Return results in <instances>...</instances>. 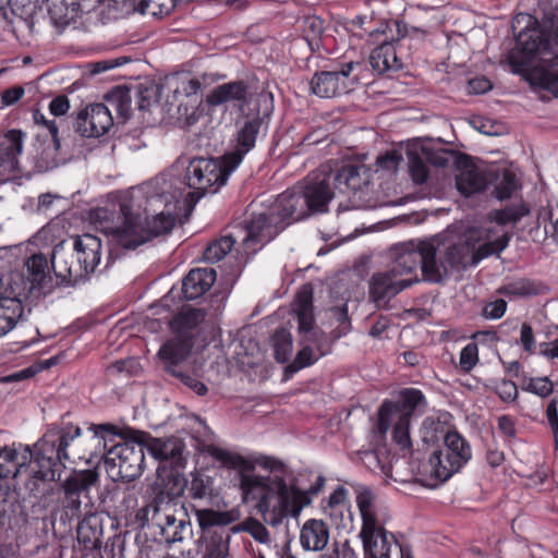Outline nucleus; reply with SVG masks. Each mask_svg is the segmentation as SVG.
Here are the masks:
<instances>
[{"label": "nucleus", "instance_id": "nucleus-1", "mask_svg": "<svg viewBox=\"0 0 558 558\" xmlns=\"http://www.w3.org/2000/svg\"><path fill=\"white\" fill-rule=\"evenodd\" d=\"M206 452L222 465L239 470L240 488L244 500L256 501V508L265 522L270 525L280 524L283 519L298 518L312 502L325 484V478L318 476L315 484L307 489H301L284 477V464L271 457H260L256 460L260 466L270 471L267 476L252 473L253 462L238 453L209 445Z\"/></svg>", "mask_w": 558, "mask_h": 558}, {"label": "nucleus", "instance_id": "nucleus-2", "mask_svg": "<svg viewBox=\"0 0 558 558\" xmlns=\"http://www.w3.org/2000/svg\"><path fill=\"white\" fill-rule=\"evenodd\" d=\"M173 197L165 192L147 197L145 215L135 206L133 195H124L110 208H100L97 217L102 231L111 242L126 250H135L151 238L168 233L174 226L177 215L171 210Z\"/></svg>", "mask_w": 558, "mask_h": 558}, {"label": "nucleus", "instance_id": "nucleus-3", "mask_svg": "<svg viewBox=\"0 0 558 558\" xmlns=\"http://www.w3.org/2000/svg\"><path fill=\"white\" fill-rule=\"evenodd\" d=\"M526 20L525 27L519 32L514 47L507 60L515 73L526 70L529 62L537 61L526 74L529 82L558 97V26L549 31L541 28L531 15L517 17L515 23Z\"/></svg>", "mask_w": 558, "mask_h": 558}, {"label": "nucleus", "instance_id": "nucleus-4", "mask_svg": "<svg viewBox=\"0 0 558 558\" xmlns=\"http://www.w3.org/2000/svg\"><path fill=\"white\" fill-rule=\"evenodd\" d=\"M356 505L362 517L360 536L366 555L369 558H407L410 553L384 526L387 513L376 495L369 488L362 487L356 495Z\"/></svg>", "mask_w": 558, "mask_h": 558}, {"label": "nucleus", "instance_id": "nucleus-5", "mask_svg": "<svg viewBox=\"0 0 558 558\" xmlns=\"http://www.w3.org/2000/svg\"><path fill=\"white\" fill-rule=\"evenodd\" d=\"M335 190L331 171L322 167L312 173L303 186H298L281 193L275 201L276 213H284L292 220L299 221L311 214L327 211L329 202L338 195Z\"/></svg>", "mask_w": 558, "mask_h": 558}, {"label": "nucleus", "instance_id": "nucleus-6", "mask_svg": "<svg viewBox=\"0 0 558 558\" xmlns=\"http://www.w3.org/2000/svg\"><path fill=\"white\" fill-rule=\"evenodd\" d=\"M293 313L298 320L300 343L303 348L288 368L296 372L312 365L329 352L326 335L316 326L313 312V288L304 284L296 293Z\"/></svg>", "mask_w": 558, "mask_h": 558}, {"label": "nucleus", "instance_id": "nucleus-7", "mask_svg": "<svg viewBox=\"0 0 558 558\" xmlns=\"http://www.w3.org/2000/svg\"><path fill=\"white\" fill-rule=\"evenodd\" d=\"M81 435V428L76 426H66L63 428H50L34 445L32 450L35 478L44 482H54L60 478L65 469L64 461L70 456L68 447Z\"/></svg>", "mask_w": 558, "mask_h": 558}, {"label": "nucleus", "instance_id": "nucleus-8", "mask_svg": "<svg viewBox=\"0 0 558 558\" xmlns=\"http://www.w3.org/2000/svg\"><path fill=\"white\" fill-rule=\"evenodd\" d=\"M93 440L98 445L102 442L106 463L111 469L117 468V474L124 481H133L138 477L144 468L145 444L140 441L142 432L132 430V439L112 445L108 450L106 435H116V426L110 424L93 425Z\"/></svg>", "mask_w": 558, "mask_h": 558}, {"label": "nucleus", "instance_id": "nucleus-9", "mask_svg": "<svg viewBox=\"0 0 558 558\" xmlns=\"http://www.w3.org/2000/svg\"><path fill=\"white\" fill-rule=\"evenodd\" d=\"M147 520L160 530L167 543L181 542L190 531L184 505L175 498H155L145 508Z\"/></svg>", "mask_w": 558, "mask_h": 558}, {"label": "nucleus", "instance_id": "nucleus-10", "mask_svg": "<svg viewBox=\"0 0 558 558\" xmlns=\"http://www.w3.org/2000/svg\"><path fill=\"white\" fill-rule=\"evenodd\" d=\"M233 170L225 157L221 161L211 158L192 159L184 175L187 186L194 190L189 196L196 202L206 193H216L220 186L226 184Z\"/></svg>", "mask_w": 558, "mask_h": 558}, {"label": "nucleus", "instance_id": "nucleus-11", "mask_svg": "<svg viewBox=\"0 0 558 558\" xmlns=\"http://www.w3.org/2000/svg\"><path fill=\"white\" fill-rule=\"evenodd\" d=\"M198 526L204 532L208 558H228L231 534L229 531H211L214 526H227L240 518L236 509L217 511L210 508H194Z\"/></svg>", "mask_w": 558, "mask_h": 558}, {"label": "nucleus", "instance_id": "nucleus-12", "mask_svg": "<svg viewBox=\"0 0 558 558\" xmlns=\"http://www.w3.org/2000/svg\"><path fill=\"white\" fill-rule=\"evenodd\" d=\"M99 484V473L96 470L73 471L62 483V513L68 520H78L84 510V504L92 500L89 490Z\"/></svg>", "mask_w": 558, "mask_h": 558}, {"label": "nucleus", "instance_id": "nucleus-13", "mask_svg": "<svg viewBox=\"0 0 558 558\" xmlns=\"http://www.w3.org/2000/svg\"><path fill=\"white\" fill-rule=\"evenodd\" d=\"M276 211L274 202L266 211L252 215L245 226L246 234L242 241L247 253H255L287 226L294 222L291 216H283V213Z\"/></svg>", "mask_w": 558, "mask_h": 558}, {"label": "nucleus", "instance_id": "nucleus-14", "mask_svg": "<svg viewBox=\"0 0 558 558\" xmlns=\"http://www.w3.org/2000/svg\"><path fill=\"white\" fill-rule=\"evenodd\" d=\"M509 243V236L504 234L492 242H486L476 251L468 241L448 245L444 251V263L449 275L459 271L470 265L477 264L482 258L504 251Z\"/></svg>", "mask_w": 558, "mask_h": 558}, {"label": "nucleus", "instance_id": "nucleus-15", "mask_svg": "<svg viewBox=\"0 0 558 558\" xmlns=\"http://www.w3.org/2000/svg\"><path fill=\"white\" fill-rule=\"evenodd\" d=\"M426 408V400L421 390L407 388L400 391L397 402L385 401L378 411V430L386 434L390 426V418H407L411 421L416 411Z\"/></svg>", "mask_w": 558, "mask_h": 558}, {"label": "nucleus", "instance_id": "nucleus-16", "mask_svg": "<svg viewBox=\"0 0 558 558\" xmlns=\"http://www.w3.org/2000/svg\"><path fill=\"white\" fill-rule=\"evenodd\" d=\"M85 263L74 247L73 251H65L62 244H58L53 248L51 268L62 284L75 286L86 281L93 271Z\"/></svg>", "mask_w": 558, "mask_h": 558}, {"label": "nucleus", "instance_id": "nucleus-17", "mask_svg": "<svg viewBox=\"0 0 558 558\" xmlns=\"http://www.w3.org/2000/svg\"><path fill=\"white\" fill-rule=\"evenodd\" d=\"M357 62H347L338 70L316 72L311 80V90L318 97L331 98L348 93L351 86L350 75Z\"/></svg>", "mask_w": 558, "mask_h": 558}, {"label": "nucleus", "instance_id": "nucleus-18", "mask_svg": "<svg viewBox=\"0 0 558 558\" xmlns=\"http://www.w3.org/2000/svg\"><path fill=\"white\" fill-rule=\"evenodd\" d=\"M259 95L244 81H233L223 83L215 87L206 97V102L211 107H219L226 104H232L241 112L256 100Z\"/></svg>", "mask_w": 558, "mask_h": 558}, {"label": "nucleus", "instance_id": "nucleus-19", "mask_svg": "<svg viewBox=\"0 0 558 558\" xmlns=\"http://www.w3.org/2000/svg\"><path fill=\"white\" fill-rule=\"evenodd\" d=\"M113 124L111 109L104 104H94L82 110L74 122V129L85 137H99Z\"/></svg>", "mask_w": 558, "mask_h": 558}, {"label": "nucleus", "instance_id": "nucleus-20", "mask_svg": "<svg viewBox=\"0 0 558 558\" xmlns=\"http://www.w3.org/2000/svg\"><path fill=\"white\" fill-rule=\"evenodd\" d=\"M418 282V278H395L388 269L375 272L369 280V296L377 305L387 304L401 291Z\"/></svg>", "mask_w": 558, "mask_h": 558}, {"label": "nucleus", "instance_id": "nucleus-21", "mask_svg": "<svg viewBox=\"0 0 558 558\" xmlns=\"http://www.w3.org/2000/svg\"><path fill=\"white\" fill-rule=\"evenodd\" d=\"M20 271L26 274L27 281H29L33 291L38 295H47L56 288V283L50 276L48 259L44 254L32 255Z\"/></svg>", "mask_w": 558, "mask_h": 558}, {"label": "nucleus", "instance_id": "nucleus-22", "mask_svg": "<svg viewBox=\"0 0 558 558\" xmlns=\"http://www.w3.org/2000/svg\"><path fill=\"white\" fill-rule=\"evenodd\" d=\"M265 120L260 116L246 119L239 129L235 149L225 155V160L229 162L231 169H235L256 143L257 135L260 133Z\"/></svg>", "mask_w": 558, "mask_h": 558}, {"label": "nucleus", "instance_id": "nucleus-23", "mask_svg": "<svg viewBox=\"0 0 558 558\" xmlns=\"http://www.w3.org/2000/svg\"><path fill=\"white\" fill-rule=\"evenodd\" d=\"M420 268L423 279L433 283H440L449 277L444 263V254H439L436 246L429 241H418Z\"/></svg>", "mask_w": 558, "mask_h": 558}, {"label": "nucleus", "instance_id": "nucleus-24", "mask_svg": "<svg viewBox=\"0 0 558 558\" xmlns=\"http://www.w3.org/2000/svg\"><path fill=\"white\" fill-rule=\"evenodd\" d=\"M420 267L418 241H410L395 248V258L387 268L395 278H417Z\"/></svg>", "mask_w": 558, "mask_h": 558}, {"label": "nucleus", "instance_id": "nucleus-25", "mask_svg": "<svg viewBox=\"0 0 558 558\" xmlns=\"http://www.w3.org/2000/svg\"><path fill=\"white\" fill-rule=\"evenodd\" d=\"M444 442L442 454H446V465H442L441 475L451 476L471 459V448L457 432L446 434Z\"/></svg>", "mask_w": 558, "mask_h": 558}, {"label": "nucleus", "instance_id": "nucleus-26", "mask_svg": "<svg viewBox=\"0 0 558 558\" xmlns=\"http://www.w3.org/2000/svg\"><path fill=\"white\" fill-rule=\"evenodd\" d=\"M331 175L339 194L361 191L371 182V170L364 165H347L336 172L331 171Z\"/></svg>", "mask_w": 558, "mask_h": 558}, {"label": "nucleus", "instance_id": "nucleus-27", "mask_svg": "<svg viewBox=\"0 0 558 558\" xmlns=\"http://www.w3.org/2000/svg\"><path fill=\"white\" fill-rule=\"evenodd\" d=\"M192 347L193 341L189 337L175 336L160 348L158 355L165 363L166 369L174 376L175 373L182 372L180 365L190 355Z\"/></svg>", "mask_w": 558, "mask_h": 558}, {"label": "nucleus", "instance_id": "nucleus-28", "mask_svg": "<svg viewBox=\"0 0 558 558\" xmlns=\"http://www.w3.org/2000/svg\"><path fill=\"white\" fill-rule=\"evenodd\" d=\"M330 537L328 524L320 519H308L300 531V544L304 550H323Z\"/></svg>", "mask_w": 558, "mask_h": 558}, {"label": "nucleus", "instance_id": "nucleus-29", "mask_svg": "<svg viewBox=\"0 0 558 558\" xmlns=\"http://www.w3.org/2000/svg\"><path fill=\"white\" fill-rule=\"evenodd\" d=\"M203 308L183 306L170 320L171 331L181 338L189 337L193 341V331L205 320Z\"/></svg>", "mask_w": 558, "mask_h": 558}, {"label": "nucleus", "instance_id": "nucleus-30", "mask_svg": "<svg viewBox=\"0 0 558 558\" xmlns=\"http://www.w3.org/2000/svg\"><path fill=\"white\" fill-rule=\"evenodd\" d=\"M140 441H144L147 451L157 460L177 462L183 451V445L178 438H153L149 434L142 432Z\"/></svg>", "mask_w": 558, "mask_h": 558}, {"label": "nucleus", "instance_id": "nucleus-31", "mask_svg": "<svg viewBox=\"0 0 558 558\" xmlns=\"http://www.w3.org/2000/svg\"><path fill=\"white\" fill-rule=\"evenodd\" d=\"M216 281L214 268L192 269L182 282V292L187 300H195L208 291Z\"/></svg>", "mask_w": 558, "mask_h": 558}, {"label": "nucleus", "instance_id": "nucleus-32", "mask_svg": "<svg viewBox=\"0 0 558 558\" xmlns=\"http://www.w3.org/2000/svg\"><path fill=\"white\" fill-rule=\"evenodd\" d=\"M23 149V133L19 130H10L0 140V169L13 172L17 169V156Z\"/></svg>", "mask_w": 558, "mask_h": 558}, {"label": "nucleus", "instance_id": "nucleus-33", "mask_svg": "<svg viewBox=\"0 0 558 558\" xmlns=\"http://www.w3.org/2000/svg\"><path fill=\"white\" fill-rule=\"evenodd\" d=\"M84 512L77 524V538L84 544H94L101 535V519L92 500L84 504Z\"/></svg>", "mask_w": 558, "mask_h": 558}, {"label": "nucleus", "instance_id": "nucleus-34", "mask_svg": "<svg viewBox=\"0 0 558 558\" xmlns=\"http://www.w3.org/2000/svg\"><path fill=\"white\" fill-rule=\"evenodd\" d=\"M35 293L27 281L26 274L20 270L11 271L0 279V298L23 302Z\"/></svg>", "mask_w": 558, "mask_h": 558}, {"label": "nucleus", "instance_id": "nucleus-35", "mask_svg": "<svg viewBox=\"0 0 558 558\" xmlns=\"http://www.w3.org/2000/svg\"><path fill=\"white\" fill-rule=\"evenodd\" d=\"M546 291L547 287L543 282L525 277L512 279L497 290L499 294L510 300L531 298L543 294Z\"/></svg>", "mask_w": 558, "mask_h": 558}, {"label": "nucleus", "instance_id": "nucleus-36", "mask_svg": "<svg viewBox=\"0 0 558 558\" xmlns=\"http://www.w3.org/2000/svg\"><path fill=\"white\" fill-rule=\"evenodd\" d=\"M74 248L81 259L86 260L89 270L95 272L100 265L101 241L97 236L85 233L74 238Z\"/></svg>", "mask_w": 558, "mask_h": 558}, {"label": "nucleus", "instance_id": "nucleus-37", "mask_svg": "<svg viewBox=\"0 0 558 558\" xmlns=\"http://www.w3.org/2000/svg\"><path fill=\"white\" fill-rule=\"evenodd\" d=\"M32 458V449L28 446L24 447L21 459L17 451L13 448L4 447L0 449V478L16 476L20 469L25 465L27 461H31Z\"/></svg>", "mask_w": 558, "mask_h": 558}, {"label": "nucleus", "instance_id": "nucleus-38", "mask_svg": "<svg viewBox=\"0 0 558 558\" xmlns=\"http://www.w3.org/2000/svg\"><path fill=\"white\" fill-rule=\"evenodd\" d=\"M369 63L373 70L379 74L401 68L393 45L386 41L372 51Z\"/></svg>", "mask_w": 558, "mask_h": 558}, {"label": "nucleus", "instance_id": "nucleus-39", "mask_svg": "<svg viewBox=\"0 0 558 558\" xmlns=\"http://www.w3.org/2000/svg\"><path fill=\"white\" fill-rule=\"evenodd\" d=\"M487 182V178L481 169L470 167L460 172L456 184L461 194L470 196L485 190Z\"/></svg>", "mask_w": 558, "mask_h": 558}, {"label": "nucleus", "instance_id": "nucleus-40", "mask_svg": "<svg viewBox=\"0 0 558 558\" xmlns=\"http://www.w3.org/2000/svg\"><path fill=\"white\" fill-rule=\"evenodd\" d=\"M23 305L15 300L0 298V337L11 331L23 317Z\"/></svg>", "mask_w": 558, "mask_h": 558}, {"label": "nucleus", "instance_id": "nucleus-41", "mask_svg": "<svg viewBox=\"0 0 558 558\" xmlns=\"http://www.w3.org/2000/svg\"><path fill=\"white\" fill-rule=\"evenodd\" d=\"M48 14L52 24L57 27H65L76 17L75 3L68 0H47Z\"/></svg>", "mask_w": 558, "mask_h": 558}, {"label": "nucleus", "instance_id": "nucleus-42", "mask_svg": "<svg viewBox=\"0 0 558 558\" xmlns=\"http://www.w3.org/2000/svg\"><path fill=\"white\" fill-rule=\"evenodd\" d=\"M187 496L195 501L210 500L215 496L214 480L204 473L194 472L187 485Z\"/></svg>", "mask_w": 558, "mask_h": 558}, {"label": "nucleus", "instance_id": "nucleus-43", "mask_svg": "<svg viewBox=\"0 0 558 558\" xmlns=\"http://www.w3.org/2000/svg\"><path fill=\"white\" fill-rule=\"evenodd\" d=\"M134 10L143 15L161 17L175 7V0H131Z\"/></svg>", "mask_w": 558, "mask_h": 558}, {"label": "nucleus", "instance_id": "nucleus-44", "mask_svg": "<svg viewBox=\"0 0 558 558\" xmlns=\"http://www.w3.org/2000/svg\"><path fill=\"white\" fill-rule=\"evenodd\" d=\"M161 493L156 498H174L180 496L186 487V480L177 471H169L159 475Z\"/></svg>", "mask_w": 558, "mask_h": 558}, {"label": "nucleus", "instance_id": "nucleus-45", "mask_svg": "<svg viewBox=\"0 0 558 558\" xmlns=\"http://www.w3.org/2000/svg\"><path fill=\"white\" fill-rule=\"evenodd\" d=\"M529 214V208L523 203L512 204L502 209H495L488 214V218L498 225L515 223Z\"/></svg>", "mask_w": 558, "mask_h": 558}, {"label": "nucleus", "instance_id": "nucleus-46", "mask_svg": "<svg viewBox=\"0 0 558 558\" xmlns=\"http://www.w3.org/2000/svg\"><path fill=\"white\" fill-rule=\"evenodd\" d=\"M421 433L424 444L434 445L440 439H445L446 434L450 432L446 429V426L439 420L426 417L423 421Z\"/></svg>", "mask_w": 558, "mask_h": 558}, {"label": "nucleus", "instance_id": "nucleus-47", "mask_svg": "<svg viewBox=\"0 0 558 558\" xmlns=\"http://www.w3.org/2000/svg\"><path fill=\"white\" fill-rule=\"evenodd\" d=\"M235 239L232 235L221 236L215 241L204 252V258L208 263H217L221 260L233 247Z\"/></svg>", "mask_w": 558, "mask_h": 558}, {"label": "nucleus", "instance_id": "nucleus-48", "mask_svg": "<svg viewBox=\"0 0 558 558\" xmlns=\"http://www.w3.org/2000/svg\"><path fill=\"white\" fill-rule=\"evenodd\" d=\"M393 423L392 439L402 451L412 452V440L410 437V422L407 418H390Z\"/></svg>", "mask_w": 558, "mask_h": 558}, {"label": "nucleus", "instance_id": "nucleus-49", "mask_svg": "<svg viewBox=\"0 0 558 558\" xmlns=\"http://www.w3.org/2000/svg\"><path fill=\"white\" fill-rule=\"evenodd\" d=\"M275 359L280 363L289 361L292 353V337L287 330H279L274 337Z\"/></svg>", "mask_w": 558, "mask_h": 558}, {"label": "nucleus", "instance_id": "nucleus-50", "mask_svg": "<svg viewBox=\"0 0 558 558\" xmlns=\"http://www.w3.org/2000/svg\"><path fill=\"white\" fill-rule=\"evenodd\" d=\"M54 364H56L54 357H51V359H48L45 361H40V362L35 363V364L31 365L29 367H26L22 371L15 372L8 376H3L0 379V381L4 383V384H9V383H15V381L28 379V378L35 376L40 371L49 368L50 366H52Z\"/></svg>", "mask_w": 558, "mask_h": 558}, {"label": "nucleus", "instance_id": "nucleus-51", "mask_svg": "<svg viewBox=\"0 0 558 558\" xmlns=\"http://www.w3.org/2000/svg\"><path fill=\"white\" fill-rule=\"evenodd\" d=\"M245 531L257 542L267 544L270 542L268 530L257 520L250 519L242 524L234 525L231 527V532L238 533Z\"/></svg>", "mask_w": 558, "mask_h": 558}, {"label": "nucleus", "instance_id": "nucleus-52", "mask_svg": "<svg viewBox=\"0 0 558 558\" xmlns=\"http://www.w3.org/2000/svg\"><path fill=\"white\" fill-rule=\"evenodd\" d=\"M522 389L541 398H546L551 395L554 387L551 380L545 376L524 378L522 381Z\"/></svg>", "mask_w": 558, "mask_h": 558}, {"label": "nucleus", "instance_id": "nucleus-53", "mask_svg": "<svg viewBox=\"0 0 558 558\" xmlns=\"http://www.w3.org/2000/svg\"><path fill=\"white\" fill-rule=\"evenodd\" d=\"M422 154L429 163L436 167H446L454 160V153L450 149L423 147Z\"/></svg>", "mask_w": 558, "mask_h": 558}, {"label": "nucleus", "instance_id": "nucleus-54", "mask_svg": "<svg viewBox=\"0 0 558 558\" xmlns=\"http://www.w3.org/2000/svg\"><path fill=\"white\" fill-rule=\"evenodd\" d=\"M109 106L114 109L119 117L126 120L131 114V98L126 92L117 90L107 99Z\"/></svg>", "mask_w": 558, "mask_h": 558}, {"label": "nucleus", "instance_id": "nucleus-55", "mask_svg": "<svg viewBox=\"0 0 558 558\" xmlns=\"http://www.w3.org/2000/svg\"><path fill=\"white\" fill-rule=\"evenodd\" d=\"M518 189V180L514 173L506 171L495 187L496 197L499 199L509 198Z\"/></svg>", "mask_w": 558, "mask_h": 558}, {"label": "nucleus", "instance_id": "nucleus-56", "mask_svg": "<svg viewBox=\"0 0 558 558\" xmlns=\"http://www.w3.org/2000/svg\"><path fill=\"white\" fill-rule=\"evenodd\" d=\"M330 312L332 314V317L337 320L339 324L337 328V337H341L349 332L351 329V323L348 315V306L347 304H342L340 306H335L330 308Z\"/></svg>", "mask_w": 558, "mask_h": 558}, {"label": "nucleus", "instance_id": "nucleus-57", "mask_svg": "<svg viewBox=\"0 0 558 558\" xmlns=\"http://www.w3.org/2000/svg\"><path fill=\"white\" fill-rule=\"evenodd\" d=\"M362 461L372 472H381L388 475L390 468L385 464L378 451H365L362 454Z\"/></svg>", "mask_w": 558, "mask_h": 558}, {"label": "nucleus", "instance_id": "nucleus-58", "mask_svg": "<svg viewBox=\"0 0 558 558\" xmlns=\"http://www.w3.org/2000/svg\"><path fill=\"white\" fill-rule=\"evenodd\" d=\"M477 363V345L475 343L466 344L460 352V367L464 372H470Z\"/></svg>", "mask_w": 558, "mask_h": 558}, {"label": "nucleus", "instance_id": "nucleus-59", "mask_svg": "<svg viewBox=\"0 0 558 558\" xmlns=\"http://www.w3.org/2000/svg\"><path fill=\"white\" fill-rule=\"evenodd\" d=\"M409 167L411 177L416 184H422L427 180L428 169L422 158L418 156H411Z\"/></svg>", "mask_w": 558, "mask_h": 558}, {"label": "nucleus", "instance_id": "nucleus-60", "mask_svg": "<svg viewBox=\"0 0 558 558\" xmlns=\"http://www.w3.org/2000/svg\"><path fill=\"white\" fill-rule=\"evenodd\" d=\"M33 119L37 125H41L47 129V131L50 133V135L52 137L54 148L59 149L60 148V140L58 137V126H57L56 122L53 120H48L45 117V114L41 113L39 110H35L33 112Z\"/></svg>", "mask_w": 558, "mask_h": 558}, {"label": "nucleus", "instance_id": "nucleus-61", "mask_svg": "<svg viewBox=\"0 0 558 558\" xmlns=\"http://www.w3.org/2000/svg\"><path fill=\"white\" fill-rule=\"evenodd\" d=\"M428 463L430 466V474L436 478L446 481L450 477L441 475L442 465H446V454H442V449L434 451L429 457Z\"/></svg>", "mask_w": 558, "mask_h": 558}, {"label": "nucleus", "instance_id": "nucleus-62", "mask_svg": "<svg viewBox=\"0 0 558 558\" xmlns=\"http://www.w3.org/2000/svg\"><path fill=\"white\" fill-rule=\"evenodd\" d=\"M507 310V302L504 299H498L487 303L483 308V316L487 319L501 318Z\"/></svg>", "mask_w": 558, "mask_h": 558}, {"label": "nucleus", "instance_id": "nucleus-63", "mask_svg": "<svg viewBox=\"0 0 558 558\" xmlns=\"http://www.w3.org/2000/svg\"><path fill=\"white\" fill-rule=\"evenodd\" d=\"M496 392L505 402L514 401L518 397V388L511 380H501L496 387Z\"/></svg>", "mask_w": 558, "mask_h": 558}, {"label": "nucleus", "instance_id": "nucleus-64", "mask_svg": "<svg viewBox=\"0 0 558 558\" xmlns=\"http://www.w3.org/2000/svg\"><path fill=\"white\" fill-rule=\"evenodd\" d=\"M317 558H356V554L345 541L341 545L333 544V548L330 553L323 554Z\"/></svg>", "mask_w": 558, "mask_h": 558}]
</instances>
